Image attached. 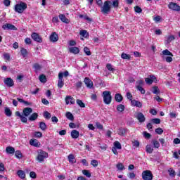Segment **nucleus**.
I'll use <instances>...</instances> for the list:
<instances>
[{"mask_svg":"<svg viewBox=\"0 0 180 180\" xmlns=\"http://www.w3.org/2000/svg\"><path fill=\"white\" fill-rule=\"evenodd\" d=\"M103 102L105 105L112 103V94L109 91H104L102 94Z\"/></svg>","mask_w":180,"mask_h":180,"instance_id":"obj_1","label":"nucleus"},{"mask_svg":"<svg viewBox=\"0 0 180 180\" xmlns=\"http://www.w3.org/2000/svg\"><path fill=\"white\" fill-rule=\"evenodd\" d=\"M15 11L18 13H23L25 9H27V4L26 3L21 1L20 4L15 6Z\"/></svg>","mask_w":180,"mask_h":180,"instance_id":"obj_2","label":"nucleus"},{"mask_svg":"<svg viewBox=\"0 0 180 180\" xmlns=\"http://www.w3.org/2000/svg\"><path fill=\"white\" fill-rule=\"evenodd\" d=\"M110 4H112V2L109 0H107L104 2L103 6L101 7L102 13L104 15H108L109 12H110Z\"/></svg>","mask_w":180,"mask_h":180,"instance_id":"obj_3","label":"nucleus"},{"mask_svg":"<svg viewBox=\"0 0 180 180\" xmlns=\"http://www.w3.org/2000/svg\"><path fill=\"white\" fill-rule=\"evenodd\" d=\"M48 157L49 154L46 152L40 150L38 151L37 160L39 161V162H43V161H44V158H47Z\"/></svg>","mask_w":180,"mask_h":180,"instance_id":"obj_4","label":"nucleus"},{"mask_svg":"<svg viewBox=\"0 0 180 180\" xmlns=\"http://www.w3.org/2000/svg\"><path fill=\"white\" fill-rule=\"evenodd\" d=\"M134 117H136V119H137L139 123H144V122H146V117L144 116V114H143V112H135Z\"/></svg>","mask_w":180,"mask_h":180,"instance_id":"obj_5","label":"nucleus"},{"mask_svg":"<svg viewBox=\"0 0 180 180\" xmlns=\"http://www.w3.org/2000/svg\"><path fill=\"white\" fill-rule=\"evenodd\" d=\"M142 178L143 180H153V174H151L150 170L143 171Z\"/></svg>","mask_w":180,"mask_h":180,"instance_id":"obj_6","label":"nucleus"},{"mask_svg":"<svg viewBox=\"0 0 180 180\" xmlns=\"http://www.w3.org/2000/svg\"><path fill=\"white\" fill-rule=\"evenodd\" d=\"M169 9H171L172 11H175L176 12L180 11V6L176 3L170 2L168 5Z\"/></svg>","mask_w":180,"mask_h":180,"instance_id":"obj_7","label":"nucleus"},{"mask_svg":"<svg viewBox=\"0 0 180 180\" xmlns=\"http://www.w3.org/2000/svg\"><path fill=\"white\" fill-rule=\"evenodd\" d=\"M84 82L86 88H89V89H92L94 88V82H92L89 77H85Z\"/></svg>","mask_w":180,"mask_h":180,"instance_id":"obj_8","label":"nucleus"},{"mask_svg":"<svg viewBox=\"0 0 180 180\" xmlns=\"http://www.w3.org/2000/svg\"><path fill=\"white\" fill-rule=\"evenodd\" d=\"M64 75L63 72H59L58 74V87L63 88L64 86Z\"/></svg>","mask_w":180,"mask_h":180,"instance_id":"obj_9","label":"nucleus"},{"mask_svg":"<svg viewBox=\"0 0 180 180\" xmlns=\"http://www.w3.org/2000/svg\"><path fill=\"white\" fill-rule=\"evenodd\" d=\"M31 37L34 39V41H37V43H41L43 41V39L41 37H40V35L36 32H33Z\"/></svg>","mask_w":180,"mask_h":180,"instance_id":"obj_10","label":"nucleus"},{"mask_svg":"<svg viewBox=\"0 0 180 180\" xmlns=\"http://www.w3.org/2000/svg\"><path fill=\"white\" fill-rule=\"evenodd\" d=\"M4 30H18L16 27L12 24L6 23L2 26Z\"/></svg>","mask_w":180,"mask_h":180,"instance_id":"obj_11","label":"nucleus"},{"mask_svg":"<svg viewBox=\"0 0 180 180\" xmlns=\"http://www.w3.org/2000/svg\"><path fill=\"white\" fill-rule=\"evenodd\" d=\"M49 40L51 43H57L58 41V34L56 32H53L49 37Z\"/></svg>","mask_w":180,"mask_h":180,"instance_id":"obj_12","label":"nucleus"},{"mask_svg":"<svg viewBox=\"0 0 180 180\" xmlns=\"http://www.w3.org/2000/svg\"><path fill=\"white\" fill-rule=\"evenodd\" d=\"M33 112V109L32 108H25L22 110V115L23 116H25V117H27L32 115Z\"/></svg>","mask_w":180,"mask_h":180,"instance_id":"obj_13","label":"nucleus"},{"mask_svg":"<svg viewBox=\"0 0 180 180\" xmlns=\"http://www.w3.org/2000/svg\"><path fill=\"white\" fill-rule=\"evenodd\" d=\"M65 103L66 105H70V103L74 105V103H75V100L71 96H67L65 98Z\"/></svg>","mask_w":180,"mask_h":180,"instance_id":"obj_14","label":"nucleus"},{"mask_svg":"<svg viewBox=\"0 0 180 180\" xmlns=\"http://www.w3.org/2000/svg\"><path fill=\"white\" fill-rule=\"evenodd\" d=\"M150 77H147L145 79V81L146 82V84H148V85H151V84H153V82H154V79H156L155 76L150 75L149 76Z\"/></svg>","mask_w":180,"mask_h":180,"instance_id":"obj_15","label":"nucleus"},{"mask_svg":"<svg viewBox=\"0 0 180 180\" xmlns=\"http://www.w3.org/2000/svg\"><path fill=\"white\" fill-rule=\"evenodd\" d=\"M4 84L7 86H12L13 85H14L13 83V79H12V78L11 77H8L4 80Z\"/></svg>","mask_w":180,"mask_h":180,"instance_id":"obj_16","label":"nucleus"},{"mask_svg":"<svg viewBox=\"0 0 180 180\" xmlns=\"http://www.w3.org/2000/svg\"><path fill=\"white\" fill-rule=\"evenodd\" d=\"M32 68L34 70L35 72H39L43 68V66L39 63H34L32 65Z\"/></svg>","mask_w":180,"mask_h":180,"instance_id":"obj_17","label":"nucleus"},{"mask_svg":"<svg viewBox=\"0 0 180 180\" xmlns=\"http://www.w3.org/2000/svg\"><path fill=\"white\" fill-rule=\"evenodd\" d=\"M70 53L72 54H79V48L74 46L69 48Z\"/></svg>","mask_w":180,"mask_h":180,"instance_id":"obj_18","label":"nucleus"},{"mask_svg":"<svg viewBox=\"0 0 180 180\" xmlns=\"http://www.w3.org/2000/svg\"><path fill=\"white\" fill-rule=\"evenodd\" d=\"M131 105H133V106H136V108H141L143 106V103L136 100H131Z\"/></svg>","mask_w":180,"mask_h":180,"instance_id":"obj_19","label":"nucleus"},{"mask_svg":"<svg viewBox=\"0 0 180 180\" xmlns=\"http://www.w3.org/2000/svg\"><path fill=\"white\" fill-rule=\"evenodd\" d=\"M59 18L60 19L61 22H63V23H70L68 18H67V17H65V15L63 14H60Z\"/></svg>","mask_w":180,"mask_h":180,"instance_id":"obj_20","label":"nucleus"},{"mask_svg":"<svg viewBox=\"0 0 180 180\" xmlns=\"http://www.w3.org/2000/svg\"><path fill=\"white\" fill-rule=\"evenodd\" d=\"M37 117H39V115L37 114V112H34L31 115V116L29 117L28 120L30 122H34V120H36Z\"/></svg>","mask_w":180,"mask_h":180,"instance_id":"obj_21","label":"nucleus"},{"mask_svg":"<svg viewBox=\"0 0 180 180\" xmlns=\"http://www.w3.org/2000/svg\"><path fill=\"white\" fill-rule=\"evenodd\" d=\"M71 136L72 139H78L79 137V131L73 129L71 132Z\"/></svg>","mask_w":180,"mask_h":180,"instance_id":"obj_22","label":"nucleus"},{"mask_svg":"<svg viewBox=\"0 0 180 180\" xmlns=\"http://www.w3.org/2000/svg\"><path fill=\"white\" fill-rule=\"evenodd\" d=\"M17 174L21 179H25L26 178V174L22 170H18Z\"/></svg>","mask_w":180,"mask_h":180,"instance_id":"obj_23","label":"nucleus"},{"mask_svg":"<svg viewBox=\"0 0 180 180\" xmlns=\"http://www.w3.org/2000/svg\"><path fill=\"white\" fill-rule=\"evenodd\" d=\"M6 152L7 154H15V148L12 146L6 147Z\"/></svg>","mask_w":180,"mask_h":180,"instance_id":"obj_24","label":"nucleus"},{"mask_svg":"<svg viewBox=\"0 0 180 180\" xmlns=\"http://www.w3.org/2000/svg\"><path fill=\"white\" fill-rule=\"evenodd\" d=\"M126 133H127V129L124 128H120L117 131V134H119V136H124Z\"/></svg>","mask_w":180,"mask_h":180,"instance_id":"obj_25","label":"nucleus"},{"mask_svg":"<svg viewBox=\"0 0 180 180\" xmlns=\"http://www.w3.org/2000/svg\"><path fill=\"white\" fill-rule=\"evenodd\" d=\"M68 160L70 164H75V162H77V160H75V157H74V155L72 154H70L68 155Z\"/></svg>","mask_w":180,"mask_h":180,"instance_id":"obj_26","label":"nucleus"},{"mask_svg":"<svg viewBox=\"0 0 180 180\" xmlns=\"http://www.w3.org/2000/svg\"><path fill=\"white\" fill-rule=\"evenodd\" d=\"M116 102H122L123 101V96L120 94H116L115 96Z\"/></svg>","mask_w":180,"mask_h":180,"instance_id":"obj_27","label":"nucleus"},{"mask_svg":"<svg viewBox=\"0 0 180 180\" xmlns=\"http://www.w3.org/2000/svg\"><path fill=\"white\" fill-rule=\"evenodd\" d=\"M30 146H33L34 147H39V141L36 139H31L30 141Z\"/></svg>","mask_w":180,"mask_h":180,"instance_id":"obj_28","label":"nucleus"},{"mask_svg":"<svg viewBox=\"0 0 180 180\" xmlns=\"http://www.w3.org/2000/svg\"><path fill=\"white\" fill-rule=\"evenodd\" d=\"M153 151L154 148H153V146H151V145L146 146V153H148V154H153Z\"/></svg>","mask_w":180,"mask_h":180,"instance_id":"obj_29","label":"nucleus"},{"mask_svg":"<svg viewBox=\"0 0 180 180\" xmlns=\"http://www.w3.org/2000/svg\"><path fill=\"white\" fill-rule=\"evenodd\" d=\"M39 129H41V130H43L44 131L45 130H47V124H46V123H44V122H39Z\"/></svg>","mask_w":180,"mask_h":180,"instance_id":"obj_30","label":"nucleus"},{"mask_svg":"<svg viewBox=\"0 0 180 180\" xmlns=\"http://www.w3.org/2000/svg\"><path fill=\"white\" fill-rule=\"evenodd\" d=\"M39 81H40V82H42L43 84H46V82H47V78H46V75H39Z\"/></svg>","mask_w":180,"mask_h":180,"instance_id":"obj_31","label":"nucleus"},{"mask_svg":"<svg viewBox=\"0 0 180 180\" xmlns=\"http://www.w3.org/2000/svg\"><path fill=\"white\" fill-rule=\"evenodd\" d=\"M136 88L138 91H140L141 94L142 95H144V94H146V90H144V89L143 88V86H140V85H136Z\"/></svg>","mask_w":180,"mask_h":180,"instance_id":"obj_32","label":"nucleus"},{"mask_svg":"<svg viewBox=\"0 0 180 180\" xmlns=\"http://www.w3.org/2000/svg\"><path fill=\"white\" fill-rule=\"evenodd\" d=\"M4 112L5 115L8 117H11V116H12V111H11V109H9V108H6Z\"/></svg>","mask_w":180,"mask_h":180,"instance_id":"obj_33","label":"nucleus"},{"mask_svg":"<svg viewBox=\"0 0 180 180\" xmlns=\"http://www.w3.org/2000/svg\"><path fill=\"white\" fill-rule=\"evenodd\" d=\"M65 116L68 120H74V115L70 112H67Z\"/></svg>","mask_w":180,"mask_h":180,"instance_id":"obj_34","label":"nucleus"},{"mask_svg":"<svg viewBox=\"0 0 180 180\" xmlns=\"http://www.w3.org/2000/svg\"><path fill=\"white\" fill-rule=\"evenodd\" d=\"M114 147L117 149V150H122V144H120V142L119 141H115L114 142Z\"/></svg>","mask_w":180,"mask_h":180,"instance_id":"obj_35","label":"nucleus"},{"mask_svg":"<svg viewBox=\"0 0 180 180\" xmlns=\"http://www.w3.org/2000/svg\"><path fill=\"white\" fill-rule=\"evenodd\" d=\"M82 174L83 175H85L86 178H91V172H89V170L84 169L82 170Z\"/></svg>","mask_w":180,"mask_h":180,"instance_id":"obj_36","label":"nucleus"},{"mask_svg":"<svg viewBox=\"0 0 180 180\" xmlns=\"http://www.w3.org/2000/svg\"><path fill=\"white\" fill-rule=\"evenodd\" d=\"M162 53L163 56H170L171 57H174V55L172 54V53H171V51H169L168 49L162 51Z\"/></svg>","mask_w":180,"mask_h":180,"instance_id":"obj_37","label":"nucleus"},{"mask_svg":"<svg viewBox=\"0 0 180 180\" xmlns=\"http://www.w3.org/2000/svg\"><path fill=\"white\" fill-rule=\"evenodd\" d=\"M152 143L155 148H160V142H158V141L153 139Z\"/></svg>","mask_w":180,"mask_h":180,"instance_id":"obj_38","label":"nucleus"},{"mask_svg":"<svg viewBox=\"0 0 180 180\" xmlns=\"http://www.w3.org/2000/svg\"><path fill=\"white\" fill-rule=\"evenodd\" d=\"M44 117L45 119H47V120H49V119L51 118V114L50 112H49L48 111H45L44 112Z\"/></svg>","mask_w":180,"mask_h":180,"instance_id":"obj_39","label":"nucleus"},{"mask_svg":"<svg viewBox=\"0 0 180 180\" xmlns=\"http://www.w3.org/2000/svg\"><path fill=\"white\" fill-rule=\"evenodd\" d=\"M151 122L154 124H160V123H161V120L160 118H153L151 120Z\"/></svg>","mask_w":180,"mask_h":180,"instance_id":"obj_40","label":"nucleus"},{"mask_svg":"<svg viewBox=\"0 0 180 180\" xmlns=\"http://www.w3.org/2000/svg\"><path fill=\"white\" fill-rule=\"evenodd\" d=\"M117 110L118 112H123L124 110V105H123V104L117 105Z\"/></svg>","mask_w":180,"mask_h":180,"instance_id":"obj_41","label":"nucleus"},{"mask_svg":"<svg viewBox=\"0 0 180 180\" xmlns=\"http://www.w3.org/2000/svg\"><path fill=\"white\" fill-rule=\"evenodd\" d=\"M152 92L155 95H158V94H160V90L158 89V86H153Z\"/></svg>","mask_w":180,"mask_h":180,"instance_id":"obj_42","label":"nucleus"},{"mask_svg":"<svg viewBox=\"0 0 180 180\" xmlns=\"http://www.w3.org/2000/svg\"><path fill=\"white\" fill-rule=\"evenodd\" d=\"M116 167L119 171H123V169H124V166L123 165L122 163L117 164Z\"/></svg>","mask_w":180,"mask_h":180,"instance_id":"obj_43","label":"nucleus"},{"mask_svg":"<svg viewBox=\"0 0 180 180\" xmlns=\"http://www.w3.org/2000/svg\"><path fill=\"white\" fill-rule=\"evenodd\" d=\"M20 53L22 56V57H26V56H27V50H26V49L25 48H22L20 50Z\"/></svg>","mask_w":180,"mask_h":180,"instance_id":"obj_44","label":"nucleus"},{"mask_svg":"<svg viewBox=\"0 0 180 180\" xmlns=\"http://www.w3.org/2000/svg\"><path fill=\"white\" fill-rule=\"evenodd\" d=\"M169 176H172L173 178L175 176V170L172 168L168 169Z\"/></svg>","mask_w":180,"mask_h":180,"instance_id":"obj_45","label":"nucleus"},{"mask_svg":"<svg viewBox=\"0 0 180 180\" xmlns=\"http://www.w3.org/2000/svg\"><path fill=\"white\" fill-rule=\"evenodd\" d=\"M15 155L16 157V158H18L20 160V158H22V152H20V150H16L15 153Z\"/></svg>","mask_w":180,"mask_h":180,"instance_id":"obj_46","label":"nucleus"},{"mask_svg":"<svg viewBox=\"0 0 180 180\" xmlns=\"http://www.w3.org/2000/svg\"><path fill=\"white\" fill-rule=\"evenodd\" d=\"M77 105H79V106H80V108H85V103H84V102H82V101L77 99Z\"/></svg>","mask_w":180,"mask_h":180,"instance_id":"obj_47","label":"nucleus"},{"mask_svg":"<svg viewBox=\"0 0 180 180\" xmlns=\"http://www.w3.org/2000/svg\"><path fill=\"white\" fill-rule=\"evenodd\" d=\"M121 58H123V60H130V55H127V53H122Z\"/></svg>","mask_w":180,"mask_h":180,"instance_id":"obj_48","label":"nucleus"},{"mask_svg":"<svg viewBox=\"0 0 180 180\" xmlns=\"http://www.w3.org/2000/svg\"><path fill=\"white\" fill-rule=\"evenodd\" d=\"M75 86L77 88V89H79V88L82 87V82L78 81L75 84Z\"/></svg>","mask_w":180,"mask_h":180,"instance_id":"obj_49","label":"nucleus"},{"mask_svg":"<svg viewBox=\"0 0 180 180\" xmlns=\"http://www.w3.org/2000/svg\"><path fill=\"white\" fill-rule=\"evenodd\" d=\"M84 51L85 53V54H86V56H91V50H89V48L85 46L84 48Z\"/></svg>","mask_w":180,"mask_h":180,"instance_id":"obj_50","label":"nucleus"},{"mask_svg":"<svg viewBox=\"0 0 180 180\" xmlns=\"http://www.w3.org/2000/svg\"><path fill=\"white\" fill-rule=\"evenodd\" d=\"M34 137H38L39 139H40V137H43V134L40 131H35L34 133Z\"/></svg>","mask_w":180,"mask_h":180,"instance_id":"obj_51","label":"nucleus"},{"mask_svg":"<svg viewBox=\"0 0 180 180\" xmlns=\"http://www.w3.org/2000/svg\"><path fill=\"white\" fill-rule=\"evenodd\" d=\"M112 8H119V0H114L112 1Z\"/></svg>","mask_w":180,"mask_h":180,"instance_id":"obj_52","label":"nucleus"},{"mask_svg":"<svg viewBox=\"0 0 180 180\" xmlns=\"http://www.w3.org/2000/svg\"><path fill=\"white\" fill-rule=\"evenodd\" d=\"M134 11H135V12H136V13H141V12H143V10L141 9V8H140L138 6H136L134 7Z\"/></svg>","mask_w":180,"mask_h":180,"instance_id":"obj_53","label":"nucleus"},{"mask_svg":"<svg viewBox=\"0 0 180 180\" xmlns=\"http://www.w3.org/2000/svg\"><path fill=\"white\" fill-rule=\"evenodd\" d=\"M172 40H175V37L174 35H169L167 37V43H171Z\"/></svg>","mask_w":180,"mask_h":180,"instance_id":"obj_54","label":"nucleus"},{"mask_svg":"<svg viewBox=\"0 0 180 180\" xmlns=\"http://www.w3.org/2000/svg\"><path fill=\"white\" fill-rule=\"evenodd\" d=\"M20 120L22 122V123H27V118L25 115H21Z\"/></svg>","mask_w":180,"mask_h":180,"instance_id":"obj_55","label":"nucleus"},{"mask_svg":"<svg viewBox=\"0 0 180 180\" xmlns=\"http://www.w3.org/2000/svg\"><path fill=\"white\" fill-rule=\"evenodd\" d=\"M80 35L83 37H86V36H88V32H86V30H82L80 31Z\"/></svg>","mask_w":180,"mask_h":180,"instance_id":"obj_56","label":"nucleus"},{"mask_svg":"<svg viewBox=\"0 0 180 180\" xmlns=\"http://www.w3.org/2000/svg\"><path fill=\"white\" fill-rule=\"evenodd\" d=\"M155 133H157V134H162V133H164V130L161 128H157L155 129Z\"/></svg>","mask_w":180,"mask_h":180,"instance_id":"obj_57","label":"nucleus"},{"mask_svg":"<svg viewBox=\"0 0 180 180\" xmlns=\"http://www.w3.org/2000/svg\"><path fill=\"white\" fill-rule=\"evenodd\" d=\"M143 136H144L145 139H151V134H150L147 131L143 132Z\"/></svg>","mask_w":180,"mask_h":180,"instance_id":"obj_58","label":"nucleus"},{"mask_svg":"<svg viewBox=\"0 0 180 180\" xmlns=\"http://www.w3.org/2000/svg\"><path fill=\"white\" fill-rule=\"evenodd\" d=\"M106 68L108 71H115V68H112V65L110 63L107 64Z\"/></svg>","mask_w":180,"mask_h":180,"instance_id":"obj_59","label":"nucleus"},{"mask_svg":"<svg viewBox=\"0 0 180 180\" xmlns=\"http://www.w3.org/2000/svg\"><path fill=\"white\" fill-rule=\"evenodd\" d=\"M91 165H93V167H98V160H91Z\"/></svg>","mask_w":180,"mask_h":180,"instance_id":"obj_60","label":"nucleus"},{"mask_svg":"<svg viewBox=\"0 0 180 180\" xmlns=\"http://www.w3.org/2000/svg\"><path fill=\"white\" fill-rule=\"evenodd\" d=\"M30 178H32L33 179H36V176H37L36 172H31L30 173Z\"/></svg>","mask_w":180,"mask_h":180,"instance_id":"obj_61","label":"nucleus"},{"mask_svg":"<svg viewBox=\"0 0 180 180\" xmlns=\"http://www.w3.org/2000/svg\"><path fill=\"white\" fill-rule=\"evenodd\" d=\"M127 99H129V101H132L131 99H133V95H131L130 92H127Z\"/></svg>","mask_w":180,"mask_h":180,"instance_id":"obj_62","label":"nucleus"},{"mask_svg":"<svg viewBox=\"0 0 180 180\" xmlns=\"http://www.w3.org/2000/svg\"><path fill=\"white\" fill-rule=\"evenodd\" d=\"M169 116L172 119H176L177 115L175 112H170Z\"/></svg>","mask_w":180,"mask_h":180,"instance_id":"obj_63","label":"nucleus"},{"mask_svg":"<svg viewBox=\"0 0 180 180\" xmlns=\"http://www.w3.org/2000/svg\"><path fill=\"white\" fill-rule=\"evenodd\" d=\"M4 4L5 5V6H9L11 5V1L4 0Z\"/></svg>","mask_w":180,"mask_h":180,"instance_id":"obj_64","label":"nucleus"}]
</instances>
